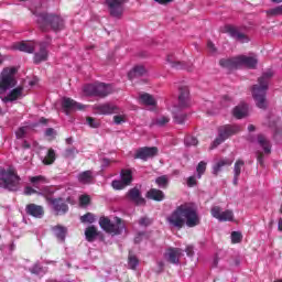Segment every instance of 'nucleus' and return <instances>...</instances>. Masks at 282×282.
Returning <instances> with one entry per match:
<instances>
[{"mask_svg": "<svg viewBox=\"0 0 282 282\" xmlns=\"http://www.w3.org/2000/svg\"><path fill=\"white\" fill-rule=\"evenodd\" d=\"M166 219L173 228H182L184 224H186L188 228H195V226H199L200 224L197 208L189 203L180 205Z\"/></svg>", "mask_w": 282, "mask_h": 282, "instance_id": "nucleus-1", "label": "nucleus"}, {"mask_svg": "<svg viewBox=\"0 0 282 282\" xmlns=\"http://www.w3.org/2000/svg\"><path fill=\"white\" fill-rule=\"evenodd\" d=\"M15 74V67L4 68L0 74V98L2 99V102H14V100L23 98V87H17V78H14ZM8 89L12 90L9 94H6Z\"/></svg>", "mask_w": 282, "mask_h": 282, "instance_id": "nucleus-2", "label": "nucleus"}, {"mask_svg": "<svg viewBox=\"0 0 282 282\" xmlns=\"http://www.w3.org/2000/svg\"><path fill=\"white\" fill-rule=\"evenodd\" d=\"M274 76V72L272 69L265 70L261 77L258 79V84L253 85L252 87V96L253 100L256 101L257 107L259 109H265V96L268 94V87L270 85V80Z\"/></svg>", "mask_w": 282, "mask_h": 282, "instance_id": "nucleus-3", "label": "nucleus"}, {"mask_svg": "<svg viewBox=\"0 0 282 282\" xmlns=\"http://www.w3.org/2000/svg\"><path fill=\"white\" fill-rule=\"evenodd\" d=\"M14 50H19V52H25L26 54H32L36 47H39V52L34 54V63L39 65V63H43L47 61V43L41 42H20L14 44Z\"/></svg>", "mask_w": 282, "mask_h": 282, "instance_id": "nucleus-4", "label": "nucleus"}, {"mask_svg": "<svg viewBox=\"0 0 282 282\" xmlns=\"http://www.w3.org/2000/svg\"><path fill=\"white\" fill-rule=\"evenodd\" d=\"M36 17L37 25L42 32H50L53 30L57 32V30H62L65 23L62 18L58 15L50 14V13H39V11L33 12Z\"/></svg>", "mask_w": 282, "mask_h": 282, "instance_id": "nucleus-5", "label": "nucleus"}, {"mask_svg": "<svg viewBox=\"0 0 282 282\" xmlns=\"http://www.w3.org/2000/svg\"><path fill=\"white\" fill-rule=\"evenodd\" d=\"M219 63L221 67H225V69H238V67H248V69H254L259 63V59H257V56L239 55L231 58H223Z\"/></svg>", "mask_w": 282, "mask_h": 282, "instance_id": "nucleus-6", "label": "nucleus"}, {"mask_svg": "<svg viewBox=\"0 0 282 282\" xmlns=\"http://www.w3.org/2000/svg\"><path fill=\"white\" fill-rule=\"evenodd\" d=\"M99 226L102 230H105V232L111 235L112 237L122 235V232L127 230L124 221H122V219L119 217H115L113 220H111L109 217L102 216L99 219Z\"/></svg>", "mask_w": 282, "mask_h": 282, "instance_id": "nucleus-7", "label": "nucleus"}, {"mask_svg": "<svg viewBox=\"0 0 282 282\" xmlns=\"http://www.w3.org/2000/svg\"><path fill=\"white\" fill-rule=\"evenodd\" d=\"M29 182L32 184L34 188H36L37 195H42V197H45L46 202L48 204L51 203L52 196L56 193V188L52 186H44L43 184H47L50 181L43 175L37 176H30Z\"/></svg>", "mask_w": 282, "mask_h": 282, "instance_id": "nucleus-8", "label": "nucleus"}, {"mask_svg": "<svg viewBox=\"0 0 282 282\" xmlns=\"http://www.w3.org/2000/svg\"><path fill=\"white\" fill-rule=\"evenodd\" d=\"M21 184V177L17 174V170L8 167L2 170L0 174V188H7L8 191H17Z\"/></svg>", "mask_w": 282, "mask_h": 282, "instance_id": "nucleus-9", "label": "nucleus"}, {"mask_svg": "<svg viewBox=\"0 0 282 282\" xmlns=\"http://www.w3.org/2000/svg\"><path fill=\"white\" fill-rule=\"evenodd\" d=\"M188 94L189 91L187 87L181 88L180 95H178V107L174 106L172 109V113L174 116V122H176V124H184V122H186V115L178 113L177 111H180V109H184L185 107L191 106Z\"/></svg>", "mask_w": 282, "mask_h": 282, "instance_id": "nucleus-10", "label": "nucleus"}, {"mask_svg": "<svg viewBox=\"0 0 282 282\" xmlns=\"http://www.w3.org/2000/svg\"><path fill=\"white\" fill-rule=\"evenodd\" d=\"M239 131H241V127L237 124L221 126L218 129V137L213 142V149L219 147V144L226 142L230 135H235V133H239Z\"/></svg>", "mask_w": 282, "mask_h": 282, "instance_id": "nucleus-11", "label": "nucleus"}, {"mask_svg": "<svg viewBox=\"0 0 282 282\" xmlns=\"http://www.w3.org/2000/svg\"><path fill=\"white\" fill-rule=\"evenodd\" d=\"M124 3H127V0H105L110 17L115 19H120L124 14Z\"/></svg>", "mask_w": 282, "mask_h": 282, "instance_id": "nucleus-12", "label": "nucleus"}, {"mask_svg": "<svg viewBox=\"0 0 282 282\" xmlns=\"http://www.w3.org/2000/svg\"><path fill=\"white\" fill-rule=\"evenodd\" d=\"M121 180L112 181L111 186L115 191H122L133 182V172L131 170H122L120 174Z\"/></svg>", "mask_w": 282, "mask_h": 282, "instance_id": "nucleus-13", "label": "nucleus"}, {"mask_svg": "<svg viewBox=\"0 0 282 282\" xmlns=\"http://www.w3.org/2000/svg\"><path fill=\"white\" fill-rule=\"evenodd\" d=\"M212 217L220 223L235 221V213L232 209L223 210L219 206L212 207Z\"/></svg>", "mask_w": 282, "mask_h": 282, "instance_id": "nucleus-14", "label": "nucleus"}, {"mask_svg": "<svg viewBox=\"0 0 282 282\" xmlns=\"http://www.w3.org/2000/svg\"><path fill=\"white\" fill-rule=\"evenodd\" d=\"M94 109L100 116H111L113 113H120V108L110 102L95 105Z\"/></svg>", "mask_w": 282, "mask_h": 282, "instance_id": "nucleus-15", "label": "nucleus"}, {"mask_svg": "<svg viewBox=\"0 0 282 282\" xmlns=\"http://www.w3.org/2000/svg\"><path fill=\"white\" fill-rule=\"evenodd\" d=\"M62 107L67 116L69 115V111H82V109H85L84 105L78 104L74 99L67 97L63 98Z\"/></svg>", "mask_w": 282, "mask_h": 282, "instance_id": "nucleus-16", "label": "nucleus"}, {"mask_svg": "<svg viewBox=\"0 0 282 282\" xmlns=\"http://www.w3.org/2000/svg\"><path fill=\"white\" fill-rule=\"evenodd\" d=\"M48 204L56 215H65L69 210V206H67L63 198L51 199Z\"/></svg>", "mask_w": 282, "mask_h": 282, "instance_id": "nucleus-17", "label": "nucleus"}, {"mask_svg": "<svg viewBox=\"0 0 282 282\" xmlns=\"http://www.w3.org/2000/svg\"><path fill=\"white\" fill-rule=\"evenodd\" d=\"M169 263L177 265L180 263V258L184 257V251L180 248H170L164 254Z\"/></svg>", "mask_w": 282, "mask_h": 282, "instance_id": "nucleus-18", "label": "nucleus"}, {"mask_svg": "<svg viewBox=\"0 0 282 282\" xmlns=\"http://www.w3.org/2000/svg\"><path fill=\"white\" fill-rule=\"evenodd\" d=\"M154 155H158V148H141L137 150L134 158L147 161L149 158H154Z\"/></svg>", "mask_w": 282, "mask_h": 282, "instance_id": "nucleus-19", "label": "nucleus"}, {"mask_svg": "<svg viewBox=\"0 0 282 282\" xmlns=\"http://www.w3.org/2000/svg\"><path fill=\"white\" fill-rule=\"evenodd\" d=\"M26 215H30L31 217H35V219H42L43 215H45V210L43 209V206L36 205V204H29L25 207Z\"/></svg>", "mask_w": 282, "mask_h": 282, "instance_id": "nucleus-20", "label": "nucleus"}, {"mask_svg": "<svg viewBox=\"0 0 282 282\" xmlns=\"http://www.w3.org/2000/svg\"><path fill=\"white\" fill-rule=\"evenodd\" d=\"M128 198H130L131 202L138 205L145 204L147 200L142 197V193H140V189L138 187L131 188L128 194Z\"/></svg>", "mask_w": 282, "mask_h": 282, "instance_id": "nucleus-21", "label": "nucleus"}, {"mask_svg": "<svg viewBox=\"0 0 282 282\" xmlns=\"http://www.w3.org/2000/svg\"><path fill=\"white\" fill-rule=\"evenodd\" d=\"M139 102L144 105L145 107H150L151 109H155L158 101L155 98L149 93H143L139 96Z\"/></svg>", "mask_w": 282, "mask_h": 282, "instance_id": "nucleus-22", "label": "nucleus"}, {"mask_svg": "<svg viewBox=\"0 0 282 282\" xmlns=\"http://www.w3.org/2000/svg\"><path fill=\"white\" fill-rule=\"evenodd\" d=\"M227 32L232 36V39L240 41V43H248V41H250L246 34L239 32V30H237L235 26H227Z\"/></svg>", "mask_w": 282, "mask_h": 282, "instance_id": "nucleus-23", "label": "nucleus"}, {"mask_svg": "<svg viewBox=\"0 0 282 282\" xmlns=\"http://www.w3.org/2000/svg\"><path fill=\"white\" fill-rule=\"evenodd\" d=\"M113 89L111 88V85L106 84H96V96H99L101 98H105V96H109Z\"/></svg>", "mask_w": 282, "mask_h": 282, "instance_id": "nucleus-24", "label": "nucleus"}, {"mask_svg": "<svg viewBox=\"0 0 282 282\" xmlns=\"http://www.w3.org/2000/svg\"><path fill=\"white\" fill-rule=\"evenodd\" d=\"M52 232L58 241H65V237H67V229L61 225L52 227Z\"/></svg>", "mask_w": 282, "mask_h": 282, "instance_id": "nucleus-25", "label": "nucleus"}, {"mask_svg": "<svg viewBox=\"0 0 282 282\" xmlns=\"http://www.w3.org/2000/svg\"><path fill=\"white\" fill-rule=\"evenodd\" d=\"M79 184H91L94 182V172L85 171L78 174L77 176Z\"/></svg>", "mask_w": 282, "mask_h": 282, "instance_id": "nucleus-26", "label": "nucleus"}, {"mask_svg": "<svg viewBox=\"0 0 282 282\" xmlns=\"http://www.w3.org/2000/svg\"><path fill=\"white\" fill-rule=\"evenodd\" d=\"M230 165H232V161L230 159H223V160L218 161L213 166V174L219 175V173H221V169H224V166H230Z\"/></svg>", "mask_w": 282, "mask_h": 282, "instance_id": "nucleus-27", "label": "nucleus"}, {"mask_svg": "<svg viewBox=\"0 0 282 282\" xmlns=\"http://www.w3.org/2000/svg\"><path fill=\"white\" fill-rule=\"evenodd\" d=\"M234 116L238 120H241V118H246L248 116V105L247 104H240L234 109Z\"/></svg>", "mask_w": 282, "mask_h": 282, "instance_id": "nucleus-28", "label": "nucleus"}, {"mask_svg": "<svg viewBox=\"0 0 282 282\" xmlns=\"http://www.w3.org/2000/svg\"><path fill=\"white\" fill-rule=\"evenodd\" d=\"M144 74H147V68H144V66L142 65H138V66H134L132 70L128 73V77L130 78V80H133V78L144 76Z\"/></svg>", "mask_w": 282, "mask_h": 282, "instance_id": "nucleus-29", "label": "nucleus"}, {"mask_svg": "<svg viewBox=\"0 0 282 282\" xmlns=\"http://www.w3.org/2000/svg\"><path fill=\"white\" fill-rule=\"evenodd\" d=\"M258 144L259 147H261V149H263L267 155H270V153L272 152V145L270 144V141L265 139V137H263L262 134L258 135Z\"/></svg>", "mask_w": 282, "mask_h": 282, "instance_id": "nucleus-30", "label": "nucleus"}, {"mask_svg": "<svg viewBox=\"0 0 282 282\" xmlns=\"http://www.w3.org/2000/svg\"><path fill=\"white\" fill-rule=\"evenodd\" d=\"M148 199H153L154 202H162L164 199V192L155 188H151L147 193Z\"/></svg>", "mask_w": 282, "mask_h": 282, "instance_id": "nucleus-31", "label": "nucleus"}, {"mask_svg": "<svg viewBox=\"0 0 282 282\" xmlns=\"http://www.w3.org/2000/svg\"><path fill=\"white\" fill-rule=\"evenodd\" d=\"M41 160L43 164H54V162L56 161V152L54 151V149H50L46 151V154L41 158Z\"/></svg>", "mask_w": 282, "mask_h": 282, "instance_id": "nucleus-32", "label": "nucleus"}, {"mask_svg": "<svg viewBox=\"0 0 282 282\" xmlns=\"http://www.w3.org/2000/svg\"><path fill=\"white\" fill-rule=\"evenodd\" d=\"M97 236H98V229L96 227L90 226V227L86 228L85 237H86L87 241H94V239H96Z\"/></svg>", "mask_w": 282, "mask_h": 282, "instance_id": "nucleus-33", "label": "nucleus"}, {"mask_svg": "<svg viewBox=\"0 0 282 282\" xmlns=\"http://www.w3.org/2000/svg\"><path fill=\"white\" fill-rule=\"evenodd\" d=\"M171 121V119L166 116H162V117H158L156 119H154L151 123L152 127H165V124H169V122Z\"/></svg>", "mask_w": 282, "mask_h": 282, "instance_id": "nucleus-34", "label": "nucleus"}, {"mask_svg": "<svg viewBox=\"0 0 282 282\" xmlns=\"http://www.w3.org/2000/svg\"><path fill=\"white\" fill-rule=\"evenodd\" d=\"M166 61L173 69H182L184 67L182 62H175V57L173 55H167Z\"/></svg>", "mask_w": 282, "mask_h": 282, "instance_id": "nucleus-35", "label": "nucleus"}, {"mask_svg": "<svg viewBox=\"0 0 282 282\" xmlns=\"http://www.w3.org/2000/svg\"><path fill=\"white\" fill-rule=\"evenodd\" d=\"M138 265H140V260H138V257L130 253L128 257V267L130 270H135Z\"/></svg>", "mask_w": 282, "mask_h": 282, "instance_id": "nucleus-36", "label": "nucleus"}, {"mask_svg": "<svg viewBox=\"0 0 282 282\" xmlns=\"http://www.w3.org/2000/svg\"><path fill=\"white\" fill-rule=\"evenodd\" d=\"M85 96H96V84H88L84 86Z\"/></svg>", "mask_w": 282, "mask_h": 282, "instance_id": "nucleus-37", "label": "nucleus"}, {"mask_svg": "<svg viewBox=\"0 0 282 282\" xmlns=\"http://www.w3.org/2000/svg\"><path fill=\"white\" fill-rule=\"evenodd\" d=\"M155 183L158 184L159 188H166V186H169V177L166 175L159 176L155 180Z\"/></svg>", "mask_w": 282, "mask_h": 282, "instance_id": "nucleus-38", "label": "nucleus"}, {"mask_svg": "<svg viewBox=\"0 0 282 282\" xmlns=\"http://www.w3.org/2000/svg\"><path fill=\"white\" fill-rule=\"evenodd\" d=\"M245 164L246 163L243 162V160L236 161L234 165V175H241V170L243 169Z\"/></svg>", "mask_w": 282, "mask_h": 282, "instance_id": "nucleus-39", "label": "nucleus"}, {"mask_svg": "<svg viewBox=\"0 0 282 282\" xmlns=\"http://www.w3.org/2000/svg\"><path fill=\"white\" fill-rule=\"evenodd\" d=\"M80 221L83 224H94V221H96V216L91 213H87L86 215L80 217Z\"/></svg>", "mask_w": 282, "mask_h": 282, "instance_id": "nucleus-40", "label": "nucleus"}, {"mask_svg": "<svg viewBox=\"0 0 282 282\" xmlns=\"http://www.w3.org/2000/svg\"><path fill=\"white\" fill-rule=\"evenodd\" d=\"M196 171H197V178L202 180V175L206 173V162L200 161L196 167Z\"/></svg>", "mask_w": 282, "mask_h": 282, "instance_id": "nucleus-41", "label": "nucleus"}, {"mask_svg": "<svg viewBox=\"0 0 282 282\" xmlns=\"http://www.w3.org/2000/svg\"><path fill=\"white\" fill-rule=\"evenodd\" d=\"M268 17H279L282 14V6H278L267 11Z\"/></svg>", "mask_w": 282, "mask_h": 282, "instance_id": "nucleus-42", "label": "nucleus"}, {"mask_svg": "<svg viewBox=\"0 0 282 282\" xmlns=\"http://www.w3.org/2000/svg\"><path fill=\"white\" fill-rule=\"evenodd\" d=\"M185 147H197V138L187 135L185 137Z\"/></svg>", "mask_w": 282, "mask_h": 282, "instance_id": "nucleus-43", "label": "nucleus"}, {"mask_svg": "<svg viewBox=\"0 0 282 282\" xmlns=\"http://www.w3.org/2000/svg\"><path fill=\"white\" fill-rule=\"evenodd\" d=\"M86 122L88 126H90L93 129H98L100 127V121L96 120L95 118L88 117L86 119Z\"/></svg>", "mask_w": 282, "mask_h": 282, "instance_id": "nucleus-44", "label": "nucleus"}, {"mask_svg": "<svg viewBox=\"0 0 282 282\" xmlns=\"http://www.w3.org/2000/svg\"><path fill=\"white\" fill-rule=\"evenodd\" d=\"M241 239H242L241 232H239V231L231 232V241L234 243H240Z\"/></svg>", "mask_w": 282, "mask_h": 282, "instance_id": "nucleus-45", "label": "nucleus"}, {"mask_svg": "<svg viewBox=\"0 0 282 282\" xmlns=\"http://www.w3.org/2000/svg\"><path fill=\"white\" fill-rule=\"evenodd\" d=\"M115 124H122V122H127V116L124 115H116L113 117Z\"/></svg>", "mask_w": 282, "mask_h": 282, "instance_id": "nucleus-46", "label": "nucleus"}, {"mask_svg": "<svg viewBox=\"0 0 282 282\" xmlns=\"http://www.w3.org/2000/svg\"><path fill=\"white\" fill-rule=\"evenodd\" d=\"M24 195H39V189L34 186H26L24 188Z\"/></svg>", "mask_w": 282, "mask_h": 282, "instance_id": "nucleus-47", "label": "nucleus"}, {"mask_svg": "<svg viewBox=\"0 0 282 282\" xmlns=\"http://www.w3.org/2000/svg\"><path fill=\"white\" fill-rule=\"evenodd\" d=\"M89 202H91V198L89 197V195H82L79 197V204L80 206H88Z\"/></svg>", "mask_w": 282, "mask_h": 282, "instance_id": "nucleus-48", "label": "nucleus"}, {"mask_svg": "<svg viewBox=\"0 0 282 282\" xmlns=\"http://www.w3.org/2000/svg\"><path fill=\"white\" fill-rule=\"evenodd\" d=\"M29 129V127L19 128V130L15 132L17 138H24Z\"/></svg>", "mask_w": 282, "mask_h": 282, "instance_id": "nucleus-49", "label": "nucleus"}, {"mask_svg": "<svg viewBox=\"0 0 282 282\" xmlns=\"http://www.w3.org/2000/svg\"><path fill=\"white\" fill-rule=\"evenodd\" d=\"M30 272H32V274H41L43 272V268L41 267L40 263H35L31 269Z\"/></svg>", "mask_w": 282, "mask_h": 282, "instance_id": "nucleus-50", "label": "nucleus"}, {"mask_svg": "<svg viewBox=\"0 0 282 282\" xmlns=\"http://www.w3.org/2000/svg\"><path fill=\"white\" fill-rule=\"evenodd\" d=\"M139 224L140 226H151V219L148 217L140 218Z\"/></svg>", "mask_w": 282, "mask_h": 282, "instance_id": "nucleus-51", "label": "nucleus"}, {"mask_svg": "<svg viewBox=\"0 0 282 282\" xmlns=\"http://www.w3.org/2000/svg\"><path fill=\"white\" fill-rule=\"evenodd\" d=\"M45 135H47V138H54V135H56V131H54V128H47Z\"/></svg>", "mask_w": 282, "mask_h": 282, "instance_id": "nucleus-52", "label": "nucleus"}, {"mask_svg": "<svg viewBox=\"0 0 282 282\" xmlns=\"http://www.w3.org/2000/svg\"><path fill=\"white\" fill-rule=\"evenodd\" d=\"M197 184V181L195 180V176H189L187 178V186L193 187Z\"/></svg>", "mask_w": 282, "mask_h": 282, "instance_id": "nucleus-53", "label": "nucleus"}, {"mask_svg": "<svg viewBox=\"0 0 282 282\" xmlns=\"http://www.w3.org/2000/svg\"><path fill=\"white\" fill-rule=\"evenodd\" d=\"M207 48L210 54H215L217 52V48L215 47V44H213V42L207 43Z\"/></svg>", "mask_w": 282, "mask_h": 282, "instance_id": "nucleus-54", "label": "nucleus"}, {"mask_svg": "<svg viewBox=\"0 0 282 282\" xmlns=\"http://www.w3.org/2000/svg\"><path fill=\"white\" fill-rule=\"evenodd\" d=\"M185 252L187 257H193V254H195V251L193 250V246H187L185 249Z\"/></svg>", "mask_w": 282, "mask_h": 282, "instance_id": "nucleus-55", "label": "nucleus"}, {"mask_svg": "<svg viewBox=\"0 0 282 282\" xmlns=\"http://www.w3.org/2000/svg\"><path fill=\"white\" fill-rule=\"evenodd\" d=\"M257 160L261 166H263V153L258 151L257 152Z\"/></svg>", "mask_w": 282, "mask_h": 282, "instance_id": "nucleus-56", "label": "nucleus"}, {"mask_svg": "<svg viewBox=\"0 0 282 282\" xmlns=\"http://www.w3.org/2000/svg\"><path fill=\"white\" fill-rule=\"evenodd\" d=\"M228 102H230V97L229 96H225L223 98V107H228Z\"/></svg>", "mask_w": 282, "mask_h": 282, "instance_id": "nucleus-57", "label": "nucleus"}, {"mask_svg": "<svg viewBox=\"0 0 282 282\" xmlns=\"http://www.w3.org/2000/svg\"><path fill=\"white\" fill-rule=\"evenodd\" d=\"M76 153V149H68L66 150V156L72 158Z\"/></svg>", "mask_w": 282, "mask_h": 282, "instance_id": "nucleus-58", "label": "nucleus"}, {"mask_svg": "<svg viewBox=\"0 0 282 282\" xmlns=\"http://www.w3.org/2000/svg\"><path fill=\"white\" fill-rule=\"evenodd\" d=\"M109 164H111V160H109V159H104L102 160V164H101V166H109Z\"/></svg>", "mask_w": 282, "mask_h": 282, "instance_id": "nucleus-59", "label": "nucleus"}, {"mask_svg": "<svg viewBox=\"0 0 282 282\" xmlns=\"http://www.w3.org/2000/svg\"><path fill=\"white\" fill-rule=\"evenodd\" d=\"M155 1H156V3H160L161 6H164L166 3H171V1H173V0H155Z\"/></svg>", "mask_w": 282, "mask_h": 282, "instance_id": "nucleus-60", "label": "nucleus"}, {"mask_svg": "<svg viewBox=\"0 0 282 282\" xmlns=\"http://www.w3.org/2000/svg\"><path fill=\"white\" fill-rule=\"evenodd\" d=\"M239 184V175L234 174V185L237 186Z\"/></svg>", "mask_w": 282, "mask_h": 282, "instance_id": "nucleus-61", "label": "nucleus"}, {"mask_svg": "<svg viewBox=\"0 0 282 282\" xmlns=\"http://www.w3.org/2000/svg\"><path fill=\"white\" fill-rule=\"evenodd\" d=\"M141 239H142V234H139V235L134 238V242H135V243H140Z\"/></svg>", "mask_w": 282, "mask_h": 282, "instance_id": "nucleus-62", "label": "nucleus"}, {"mask_svg": "<svg viewBox=\"0 0 282 282\" xmlns=\"http://www.w3.org/2000/svg\"><path fill=\"white\" fill-rule=\"evenodd\" d=\"M278 230H280V232H282V219L281 218L279 219V223H278Z\"/></svg>", "mask_w": 282, "mask_h": 282, "instance_id": "nucleus-63", "label": "nucleus"}, {"mask_svg": "<svg viewBox=\"0 0 282 282\" xmlns=\"http://www.w3.org/2000/svg\"><path fill=\"white\" fill-rule=\"evenodd\" d=\"M248 131H250V132L254 131V126H252V124L248 126Z\"/></svg>", "mask_w": 282, "mask_h": 282, "instance_id": "nucleus-64", "label": "nucleus"}]
</instances>
